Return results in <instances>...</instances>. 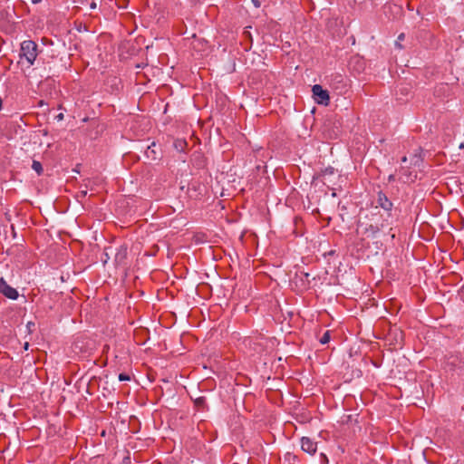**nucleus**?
Segmentation results:
<instances>
[{"label": "nucleus", "mask_w": 464, "mask_h": 464, "mask_svg": "<svg viewBox=\"0 0 464 464\" xmlns=\"http://www.w3.org/2000/svg\"><path fill=\"white\" fill-rule=\"evenodd\" d=\"M367 222H362L361 226L364 228V234L367 237L374 238L379 232H381L385 227L392 224L390 221L391 218L385 217L381 213L380 210H372L370 215L366 216Z\"/></svg>", "instance_id": "1"}, {"label": "nucleus", "mask_w": 464, "mask_h": 464, "mask_svg": "<svg viewBox=\"0 0 464 464\" xmlns=\"http://www.w3.org/2000/svg\"><path fill=\"white\" fill-rule=\"evenodd\" d=\"M38 55V45L32 40H25L20 44L19 57L20 61L24 60L27 66L30 67L34 64Z\"/></svg>", "instance_id": "2"}, {"label": "nucleus", "mask_w": 464, "mask_h": 464, "mask_svg": "<svg viewBox=\"0 0 464 464\" xmlns=\"http://www.w3.org/2000/svg\"><path fill=\"white\" fill-rule=\"evenodd\" d=\"M376 204V207L373 208L374 210L382 208L384 210L388 218H392L393 203L382 190H379L377 192Z\"/></svg>", "instance_id": "3"}, {"label": "nucleus", "mask_w": 464, "mask_h": 464, "mask_svg": "<svg viewBox=\"0 0 464 464\" xmlns=\"http://www.w3.org/2000/svg\"><path fill=\"white\" fill-rule=\"evenodd\" d=\"M313 97L316 103L321 105H328L330 102V96L327 90H324L321 85L314 84L312 88Z\"/></svg>", "instance_id": "4"}, {"label": "nucleus", "mask_w": 464, "mask_h": 464, "mask_svg": "<svg viewBox=\"0 0 464 464\" xmlns=\"http://www.w3.org/2000/svg\"><path fill=\"white\" fill-rule=\"evenodd\" d=\"M330 84L333 88L339 91L340 93L346 92L348 90L346 78L340 73L331 75Z\"/></svg>", "instance_id": "5"}, {"label": "nucleus", "mask_w": 464, "mask_h": 464, "mask_svg": "<svg viewBox=\"0 0 464 464\" xmlns=\"http://www.w3.org/2000/svg\"><path fill=\"white\" fill-rule=\"evenodd\" d=\"M128 256V248L126 246L122 245L117 248L115 256H114V263L117 266H126Z\"/></svg>", "instance_id": "6"}, {"label": "nucleus", "mask_w": 464, "mask_h": 464, "mask_svg": "<svg viewBox=\"0 0 464 464\" xmlns=\"http://www.w3.org/2000/svg\"><path fill=\"white\" fill-rule=\"evenodd\" d=\"M2 295L9 299H12V300H16L19 296L18 291L15 288L9 285L4 280L3 277H2Z\"/></svg>", "instance_id": "7"}, {"label": "nucleus", "mask_w": 464, "mask_h": 464, "mask_svg": "<svg viewBox=\"0 0 464 464\" xmlns=\"http://www.w3.org/2000/svg\"><path fill=\"white\" fill-rule=\"evenodd\" d=\"M301 449L311 455L314 454L317 450V445L308 437L301 439Z\"/></svg>", "instance_id": "8"}, {"label": "nucleus", "mask_w": 464, "mask_h": 464, "mask_svg": "<svg viewBox=\"0 0 464 464\" xmlns=\"http://www.w3.org/2000/svg\"><path fill=\"white\" fill-rule=\"evenodd\" d=\"M460 363L464 364V362H462L458 355H450L447 357L446 367H448L450 371H454L455 369L460 367Z\"/></svg>", "instance_id": "9"}, {"label": "nucleus", "mask_w": 464, "mask_h": 464, "mask_svg": "<svg viewBox=\"0 0 464 464\" xmlns=\"http://www.w3.org/2000/svg\"><path fill=\"white\" fill-rule=\"evenodd\" d=\"M155 146H156L155 142H152L151 145L148 146L147 150H145L146 157L152 160L159 159L158 153L156 152V150L154 149Z\"/></svg>", "instance_id": "10"}, {"label": "nucleus", "mask_w": 464, "mask_h": 464, "mask_svg": "<svg viewBox=\"0 0 464 464\" xmlns=\"http://www.w3.org/2000/svg\"><path fill=\"white\" fill-rule=\"evenodd\" d=\"M188 143L183 139H177L173 142V147L179 152H185Z\"/></svg>", "instance_id": "11"}, {"label": "nucleus", "mask_w": 464, "mask_h": 464, "mask_svg": "<svg viewBox=\"0 0 464 464\" xmlns=\"http://www.w3.org/2000/svg\"><path fill=\"white\" fill-rule=\"evenodd\" d=\"M32 169L40 176L44 172L42 163L37 160H33Z\"/></svg>", "instance_id": "12"}, {"label": "nucleus", "mask_w": 464, "mask_h": 464, "mask_svg": "<svg viewBox=\"0 0 464 464\" xmlns=\"http://www.w3.org/2000/svg\"><path fill=\"white\" fill-rule=\"evenodd\" d=\"M3 334L5 336L8 337V342H10V343H16L17 342V340L12 335V330L11 329H7V328L2 329V335Z\"/></svg>", "instance_id": "13"}, {"label": "nucleus", "mask_w": 464, "mask_h": 464, "mask_svg": "<svg viewBox=\"0 0 464 464\" xmlns=\"http://www.w3.org/2000/svg\"><path fill=\"white\" fill-rule=\"evenodd\" d=\"M330 339H331V332L325 331L324 333V334L322 335V337H320L319 342L321 344H326L329 343Z\"/></svg>", "instance_id": "14"}, {"label": "nucleus", "mask_w": 464, "mask_h": 464, "mask_svg": "<svg viewBox=\"0 0 464 464\" xmlns=\"http://www.w3.org/2000/svg\"><path fill=\"white\" fill-rule=\"evenodd\" d=\"M334 173H335V169L331 166H329V167L325 168L324 170H322L323 177L331 176V175H334Z\"/></svg>", "instance_id": "15"}, {"label": "nucleus", "mask_w": 464, "mask_h": 464, "mask_svg": "<svg viewBox=\"0 0 464 464\" xmlns=\"http://www.w3.org/2000/svg\"><path fill=\"white\" fill-rule=\"evenodd\" d=\"M285 460L289 462V464H298L299 459L295 455L288 454L285 456Z\"/></svg>", "instance_id": "16"}, {"label": "nucleus", "mask_w": 464, "mask_h": 464, "mask_svg": "<svg viewBox=\"0 0 464 464\" xmlns=\"http://www.w3.org/2000/svg\"><path fill=\"white\" fill-rule=\"evenodd\" d=\"M405 38V34L403 33L400 34L397 37V40L395 42V46L399 49H402L403 46L401 45V41H403Z\"/></svg>", "instance_id": "17"}, {"label": "nucleus", "mask_w": 464, "mask_h": 464, "mask_svg": "<svg viewBox=\"0 0 464 464\" xmlns=\"http://www.w3.org/2000/svg\"><path fill=\"white\" fill-rule=\"evenodd\" d=\"M206 404V398L205 397H199L195 400V405L198 408H204Z\"/></svg>", "instance_id": "18"}, {"label": "nucleus", "mask_w": 464, "mask_h": 464, "mask_svg": "<svg viewBox=\"0 0 464 464\" xmlns=\"http://www.w3.org/2000/svg\"><path fill=\"white\" fill-rule=\"evenodd\" d=\"M420 161H421V158L418 154H414L412 156V158L411 159V164L414 165V166L419 165Z\"/></svg>", "instance_id": "19"}, {"label": "nucleus", "mask_w": 464, "mask_h": 464, "mask_svg": "<svg viewBox=\"0 0 464 464\" xmlns=\"http://www.w3.org/2000/svg\"><path fill=\"white\" fill-rule=\"evenodd\" d=\"M5 12L6 17H12V13L14 14V5L11 6L10 5H7L5 6Z\"/></svg>", "instance_id": "20"}, {"label": "nucleus", "mask_w": 464, "mask_h": 464, "mask_svg": "<svg viewBox=\"0 0 464 464\" xmlns=\"http://www.w3.org/2000/svg\"><path fill=\"white\" fill-rule=\"evenodd\" d=\"M108 250H111V247H109V248H105L104 249V253L102 255V262L105 264L108 262V260L110 259V255L108 253Z\"/></svg>", "instance_id": "21"}, {"label": "nucleus", "mask_w": 464, "mask_h": 464, "mask_svg": "<svg viewBox=\"0 0 464 464\" xmlns=\"http://www.w3.org/2000/svg\"><path fill=\"white\" fill-rule=\"evenodd\" d=\"M119 381L121 382H125V381H130V376L129 374H126V373H120L119 374Z\"/></svg>", "instance_id": "22"}, {"label": "nucleus", "mask_w": 464, "mask_h": 464, "mask_svg": "<svg viewBox=\"0 0 464 464\" xmlns=\"http://www.w3.org/2000/svg\"><path fill=\"white\" fill-rule=\"evenodd\" d=\"M320 463L321 464H328L329 463V459L324 453L320 454Z\"/></svg>", "instance_id": "23"}, {"label": "nucleus", "mask_w": 464, "mask_h": 464, "mask_svg": "<svg viewBox=\"0 0 464 464\" xmlns=\"http://www.w3.org/2000/svg\"><path fill=\"white\" fill-rule=\"evenodd\" d=\"M87 195V191L86 190H81L77 193L76 197L78 199L80 198H85Z\"/></svg>", "instance_id": "24"}, {"label": "nucleus", "mask_w": 464, "mask_h": 464, "mask_svg": "<svg viewBox=\"0 0 464 464\" xmlns=\"http://www.w3.org/2000/svg\"><path fill=\"white\" fill-rule=\"evenodd\" d=\"M255 7L259 8L261 5V3L259 0H251Z\"/></svg>", "instance_id": "25"}, {"label": "nucleus", "mask_w": 464, "mask_h": 464, "mask_svg": "<svg viewBox=\"0 0 464 464\" xmlns=\"http://www.w3.org/2000/svg\"><path fill=\"white\" fill-rule=\"evenodd\" d=\"M10 229H11V233H12V237L14 238L16 237V233L14 231V227L13 224L10 225Z\"/></svg>", "instance_id": "26"}, {"label": "nucleus", "mask_w": 464, "mask_h": 464, "mask_svg": "<svg viewBox=\"0 0 464 464\" xmlns=\"http://www.w3.org/2000/svg\"><path fill=\"white\" fill-rule=\"evenodd\" d=\"M5 218L6 219V221L10 222L11 221V216L9 215V213H5Z\"/></svg>", "instance_id": "27"}, {"label": "nucleus", "mask_w": 464, "mask_h": 464, "mask_svg": "<svg viewBox=\"0 0 464 464\" xmlns=\"http://www.w3.org/2000/svg\"><path fill=\"white\" fill-rule=\"evenodd\" d=\"M459 295L462 299H464V285L460 288Z\"/></svg>", "instance_id": "28"}, {"label": "nucleus", "mask_w": 464, "mask_h": 464, "mask_svg": "<svg viewBox=\"0 0 464 464\" xmlns=\"http://www.w3.org/2000/svg\"><path fill=\"white\" fill-rule=\"evenodd\" d=\"M395 179V177L393 174H391L389 177H388V180L391 182V181H393Z\"/></svg>", "instance_id": "29"}, {"label": "nucleus", "mask_w": 464, "mask_h": 464, "mask_svg": "<svg viewBox=\"0 0 464 464\" xmlns=\"http://www.w3.org/2000/svg\"><path fill=\"white\" fill-rule=\"evenodd\" d=\"M32 326H34V323L29 322L27 324V327L29 328V330H31Z\"/></svg>", "instance_id": "30"}, {"label": "nucleus", "mask_w": 464, "mask_h": 464, "mask_svg": "<svg viewBox=\"0 0 464 464\" xmlns=\"http://www.w3.org/2000/svg\"><path fill=\"white\" fill-rule=\"evenodd\" d=\"M96 6H97V5H96V3H95V2H92V3L91 4V5H90V7H91L92 9H95V8H96Z\"/></svg>", "instance_id": "31"}, {"label": "nucleus", "mask_w": 464, "mask_h": 464, "mask_svg": "<svg viewBox=\"0 0 464 464\" xmlns=\"http://www.w3.org/2000/svg\"><path fill=\"white\" fill-rule=\"evenodd\" d=\"M407 160H408V158L406 156H403L401 158V162L405 163V162H407Z\"/></svg>", "instance_id": "32"}, {"label": "nucleus", "mask_w": 464, "mask_h": 464, "mask_svg": "<svg viewBox=\"0 0 464 464\" xmlns=\"http://www.w3.org/2000/svg\"><path fill=\"white\" fill-rule=\"evenodd\" d=\"M57 118H58L59 120H62V119L63 118V113L58 114V115H57Z\"/></svg>", "instance_id": "33"}, {"label": "nucleus", "mask_w": 464, "mask_h": 464, "mask_svg": "<svg viewBox=\"0 0 464 464\" xmlns=\"http://www.w3.org/2000/svg\"><path fill=\"white\" fill-rule=\"evenodd\" d=\"M309 276H310V275H309L308 273H304V277H305V279H307V280H308Z\"/></svg>", "instance_id": "34"}, {"label": "nucleus", "mask_w": 464, "mask_h": 464, "mask_svg": "<svg viewBox=\"0 0 464 464\" xmlns=\"http://www.w3.org/2000/svg\"><path fill=\"white\" fill-rule=\"evenodd\" d=\"M28 346H29L28 343H24V349H25V350H27V349H28Z\"/></svg>", "instance_id": "35"}, {"label": "nucleus", "mask_w": 464, "mask_h": 464, "mask_svg": "<svg viewBox=\"0 0 464 464\" xmlns=\"http://www.w3.org/2000/svg\"><path fill=\"white\" fill-rule=\"evenodd\" d=\"M459 149H464V143H461V144L459 145Z\"/></svg>", "instance_id": "36"}, {"label": "nucleus", "mask_w": 464, "mask_h": 464, "mask_svg": "<svg viewBox=\"0 0 464 464\" xmlns=\"http://www.w3.org/2000/svg\"><path fill=\"white\" fill-rule=\"evenodd\" d=\"M261 168H262V166H261V165H257V166H256V169H257V170H259Z\"/></svg>", "instance_id": "37"}, {"label": "nucleus", "mask_w": 464, "mask_h": 464, "mask_svg": "<svg viewBox=\"0 0 464 464\" xmlns=\"http://www.w3.org/2000/svg\"><path fill=\"white\" fill-rule=\"evenodd\" d=\"M40 0H33V3H38Z\"/></svg>", "instance_id": "38"}]
</instances>
